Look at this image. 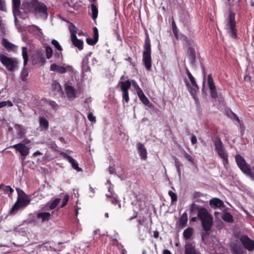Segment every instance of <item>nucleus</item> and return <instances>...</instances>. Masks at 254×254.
Listing matches in <instances>:
<instances>
[{"label": "nucleus", "instance_id": "obj_1", "mask_svg": "<svg viewBox=\"0 0 254 254\" xmlns=\"http://www.w3.org/2000/svg\"><path fill=\"white\" fill-rule=\"evenodd\" d=\"M21 8L26 13H32L35 16L47 18L48 15L47 6L38 0H26L22 2Z\"/></svg>", "mask_w": 254, "mask_h": 254}, {"label": "nucleus", "instance_id": "obj_2", "mask_svg": "<svg viewBox=\"0 0 254 254\" xmlns=\"http://www.w3.org/2000/svg\"><path fill=\"white\" fill-rule=\"evenodd\" d=\"M197 215L198 218L201 221L203 230L206 232L209 231L213 222L212 215L204 207L199 208ZM207 235H208V233L203 234L202 235V239H203L204 236H207Z\"/></svg>", "mask_w": 254, "mask_h": 254}, {"label": "nucleus", "instance_id": "obj_3", "mask_svg": "<svg viewBox=\"0 0 254 254\" xmlns=\"http://www.w3.org/2000/svg\"><path fill=\"white\" fill-rule=\"evenodd\" d=\"M142 60L146 69L150 70L151 67V42L147 32H145V39L143 45Z\"/></svg>", "mask_w": 254, "mask_h": 254}, {"label": "nucleus", "instance_id": "obj_4", "mask_svg": "<svg viewBox=\"0 0 254 254\" xmlns=\"http://www.w3.org/2000/svg\"><path fill=\"white\" fill-rule=\"evenodd\" d=\"M30 201V198L28 195L17 197V200L9 210V213L10 214H16L19 209L25 207L29 204Z\"/></svg>", "mask_w": 254, "mask_h": 254}, {"label": "nucleus", "instance_id": "obj_5", "mask_svg": "<svg viewBox=\"0 0 254 254\" xmlns=\"http://www.w3.org/2000/svg\"><path fill=\"white\" fill-rule=\"evenodd\" d=\"M0 61L8 71H14L17 67L18 62L16 59L8 57L2 54H0Z\"/></svg>", "mask_w": 254, "mask_h": 254}, {"label": "nucleus", "instance_id": "obj_6", "mask_svg": "<svg viewBox=\"0 0 254 254\" xmlns=\"http://www.w3.org/2000/svg\"><path fill=\"white\" fill-rule=\"evenodd\" d=\"M46 62V58L42 50L35 51L32 56V63L33 65H43Z\"/></svg>", "mask_w": 254, "mask_h": 254}, {"label": "nucleus", "instance_id": "obj_7", "mask_svg": "<svg viewBox=\"0 0 254 254\" xmlns=\"http://www.w3.org/2000/svg\"><path fill=\"white\" fill-rule=\"evenodd\" d=\"M235 16V14L233 12H231L228 18L227 26V29L231 37L234 38H236L237 30L236 29Z\"/></svg>", "mask_w": 254, "mask_h": 254}, {"label": "nucleus", "instance_id": "obj_8", "mask_svg": "<svg viewBox=\"0 0 254 254\" xmlns=\"http://www.w3.org/2000/svg\"><path fill=\"white\" fill-rule=\"evenodd\" d=\"M72 70L71 66L67 65L63 66L58 65L55 64H51L50 65V70L57 72L61 74L64 73L67 71H71Z\"/></svg>", "mask_w": 254, "mask_h": 254}, {"label": "nucleus", "instance_id": "obj_9", "mask_svg": "<svg viewBox=\"0 0 254 254\" xmlns=\"http://www.w3.org/2000/svg\"><path fill=\"white\" fill-rule=\"evenodd\" d=\"M240 241L246 249L250 251L254 250V241L250 239L247 236H242Z\"/></svg>", "mask_w": 254, "mask_h": 254}, {"label": "nucleus", "instance_id": "obj_10", "mask_svg": "<svg viewBox=\"0 0 254 254\" xmlns=\"http://www.w3.org/2000/svg\"><path fill=\"white\" fill-rule=\"evenodd\" d=\"M11 148L15 149L22 156H26L29 153V149L24 144L19 143L10 146Z\"/></svg>", "mask_w": 254, "mask_h": 254}, {"label": "nucleus", "instance_id": "obj_11", "mask_svg": "<svg viewBox=\"0 0 254 254\" xmlns=\"http://www.w3.org/2000/svg\"><path fill=\"white\" fill-rule=\"evenodd\" d=\"M61 154L64 159H66L71 164L72 167L74 169L79 172L82 171V169L78 167L77 162L71 156L64 152H62Z\"/></svg>", "mask_w": 254, "mask_h": 254}, {"label": "nucleus", "instance_id": "obj_12", "mask_svg": "<svg viewBox=\"0 0 254 254\" xmlns=\"http://www.w3.org/2000/svg\"><path fill=\"white\" fill-rule=\"evenodd\" d=\"M207 81L209 88L210 91V95L212 98H216L217 97V93L215 85H214L212 76L211 74H209L207 77Z\"/></svg>", "mask_w": 254, "mask_h": 254}, {"label": "nucleus", "instance_id": "obj_13", "mask_svg": "<svg viewBox=\"0 0 254 254\" xmlns=\"http://www.w3.org/2000/svg\"><path fill=\"white\" fill-rule=\"evenodd\" d=\"M12 10L14 16V20L16 22L17 20L16 16H19L21 14L20 11V0H12Z\"/></svg>", "mask_w": 254, "mask_h": 254}, {"label": "nucleus", "instance_id": "obj_14", "mask_svg": "<svg viewBox=\"0 0 254 254\" xmlns=\"http://www.w3.org/2000/svg\"><path fill=\"white\" fill-rule=\"evenodd\" d=\"M64 89L66 96L68 98L75 99L76 97L77 91L73 87L66 83Z\"/></svg>", "mask_w": 254, "mask_h": 254}, {"label": "nucleus", "instance_id": "obj_15", "mask_svg": "<svg viewBox=\"0 0 254 254\" xmlns=\"http://www.w3.org/2000/svg\"><path fill=\"white\" fill-rule=\"evenodd\" d=\"M93 32L94 35L93 39L88 38L86 39V43L90 46L95 45L97 43L99 39L98 30L96 27H93Z\"/></svg>", "mask_w": 254, "mask_h": 254}, {"label": "nucleus", "instance_id": "obj_16", "mask_svg": "<svg viewBox=\"0 0 254 254\" xmlns=\"http://www.w3.org/2000/svg\"><path fill=\"white\" fill-rule=\"evenodd\" d=\"M136 147L140 158L144 160H146L147 153L144 145L140 142H138L136 145Z\"/></svg>", "mask_w": 254, "mask_h": 254}, {"label": "nucleus", "instance_id": "obj_17", "mask_svg": "<svg viewBox=\"0 0 254 254\" xmlns=\"http://www.w3.org/2000/svg\"><path fill=\"white\" fill-rule=\"evenodd\" d=\"M185 254H200V253L195 250L194 244L188 242L185 245Z\"/></svg>", "mask_w": 254, "mask_h": 254}, {"label": "nucleus", "instance_id": "obj_18", "mask_svg": "<svg viewBox=\"0 0 254 254\" xmlns=\"http://www.w3.org/2000/svg\"><path fill=\"white\" fill-rule=\"evenodd\" d=\"M241 170L246 175L250 177L253 180H254V175L252 172L251 167L247 163L240 167Z\"/></svg>", "mask_w": 254, "mask_h": 254}, {"label": "nucleus", "instance_id": "obj_19", "mask_svg": "<svg viewBox=\"0 0 254 254\" xmlns=\"http://www.w3.org/2000/svg\"><path fill=\"white\" fill-rule=\"evenodd\" d=\"M187 56L190 60L191 64H192V66H193L194 65L196 57L194 49L192 47H190L188 49Z\"/></svg>", "mask_w": 254, "mask_h": 254}, {"label": "nucleus", "instance_id": "obj_20", "mask_svg": "<svg viewBox=\"0 0 254 254\" xmlns=\"http://www.w3.org/2000/svg\"><path fill=\"white\" fill-rule=\"evenodd\" d=\"M73 45L77 47L79 50H82L83 48V42L82 40L77 39L76 36H73L71 38Z\"/></svg>", "mask_w": 254, "mask_h": 254}, {"label": "nucleus", "instance_id": "obj_21", "mask_svg": "<svg viewBox=\"0 0 254 254\" xmlns=\"http://www.w3.org/2000/svg\"><path fill=\"white\" fill-rule=\"evenodd\" d=\"M40 127L42 128L43 130H48L49 127V123L48 121L44 116H40L39 119Z\"/></svg>", "mask_w": 254, "mask_h": 254}, {"label": "nucleus", "instance_id": "obj_22", "mask_svg": "<svg viewBox=\"0 0 254 254\" xmlns=\"http://www.w3.org/2000/svg\"><path fill=\"white\" fill-rule=\"evenodd\" d=\"M230 250L233 254H243V251L240 246H238L235 243L231 244Z\"/></svg>", "mask_w": 254, "mask_h": 254}, {"label": "nucleus", "instance_id": "obj_23", "mask_svg": "<svg viewBox=\"0 0 254 254\" xmlns=\"http://www.w3.org/2000/svg\"><path fill=\"white\" fill-rule=\"evenodd\" d=\"M52 214L48 212H39L37 214V217L41 219L42 222L48 221L51 218Z\"/></svg>", "mask_w": 254, "mask_h": 254}, {"label": "nucleus", "instance_id": "obj_24", "mask_svg": "<svg viewBox=\"0 0 254 254\" xmlns=\"http://www.w3.org/2000/svg\"><path fill=\"white\" fill-rule=\"evenodd\" d=\"M122 91H128L131 87V82L129 80L125 81H120L119 82Z\"/></svg>", "mask_w": 254, "mask_h": 254}, {"label": "nucleus", "instance_id": "obj_25", "mask_svg": "<svg viewBox=\"0 0 254 254\" xmlns=\"http://www.w3.org/2000/svg\"><path fill=\"white\" fill-rule=\"evenodd\" d=\"M2 44L7 50L14 51L15 50L16 46L12 43H10L5 38L2 39Z\"/></svg>", "mask_w": 254, "mask_h": 254}, {"label": "nucleus", "instance_id": "obj_26", "mask_svg": "<svg viewBox=\"0 0 254 254\" xmlns=\"http://www.w3.org/2000/svg\"><path fill=\"white\" fill-rule=\"evenodd\" d=\"M137 95L140 99V100L146 106H150L151 104L150 103L149 100L144 95L143 91H139V93H138Z\"/></svg>", "mask_w": 254, "mask_h": 254}, {"label": "nucleus", "instance_id": "obj_27", "mask_svg": "<svg viewBox=\"0 0 254 254\" xmlns=\"http://www.w3.org/2000/svg\"><path fill=\"white\" fill-rule=\"evenodd\" d=\"M210 205L215 207H220L223 205V202L218 198H213L210 200Z\"/></svg>", "mask_w": 254, "mask_h": 254}, {"label": "nucleus", "instance_id": "obj_28", "mask_svg": "<svg viewBox=\"0 0 254 254\" xmlns=\"http://www.w3.org/2000/svg\"><path fill=\"white\" fill-rule=\"evenodd\" d=\"M0 189H2L5 193H7L9 197H11L14 190L9 186H4L3 184L0 185Z\"/></svg>", "mask_w": 254, "mask_h": 254}, {"label": "nucleus", "instance_id": "obj_29", "mask_svg": "<svg viewBox=\"0 0 254 254\" xmlns=\"http://www.w3.org/2000/svg\"><path fill=\"white\" fill-rule=\"evenodd\" d=\"M90 7L91 8V10L92 11L91 17H92V19L94 21H95L97 19V18L98 17V10L97 7L94 3H91L90 4Z\"/></svg>", "mask_w": 254, "mask_h": 254}, {"label": "nucleus", "instance_id": "obj_30", "mask_svg": "<svg viewBox=\"0 0 254 254\" xmlns=\"http://www.w3.org/2000/svg\"><path fill=\"white\" fill-rule=\"evenodd\" d=\"M214 144L217 152L224 149L222 142L219 138L215 139L214 140Z\"/></svg>", "mask_w": 254, "mask_h": 254}, {"label": "nucleus", "instance_id": "obj_31", "mask_svg": "<svg viewBox=\"0 0 254 254\" xmlns=\"http://www.w3.org/2000/svg\"><path fill=\"white\" fill-rule=\"evenodd\" d=\"M193 232V229L190 227H188L183 232V237L186 239H189L191 238Z\"/></svg>", "mask_w": 254, "mask_h": 254}, {"label": "nucleus", "instance_id": "obj_32", "mask_svg": "<svg viewBox=\"0 0 254 254\" xmlns=\"http://www.w3.org/2000/svg\"><path fill=\"white\" fill-rule=\"evenodd\" d=\"M22 55L24 60V66H25L28 61V55L27 53V49L26 47H23L22 48Z\"/></svg>", "mask_w": 254, "mask_h": 254}, {"label": "nucleus", "instance_id": "obj_33", "mask_svg": "<svg viewBox=\"0 0 254 254\" xmlns=\"http://www.w3.org/2000/svg\"><path fill=\"white\" fill-rule=\"evenodd\" d=\"M14 128L17 130V135L20 138H22L25 134V131L22 127V126L19 124H15L14 126Z\"/></svg>", "mask_w": 254, "mask_h": 254}, {"label": "nucleus", "instance_id": "obj_34", "mask_svg": "<svg viewBox=\"0 0 254 254\" xmlns=\"http://www.w3.org/2000/svg\"><path fill=\"white\" fill-rule=\"evenodd\" d=\"M236 161L239 167L240 168L241 166L245 165L246 162L245 159L240 155H236L235 156Z\"/></svg>", "mask_w": 254, "mask_h": 254}, {"label": "nucleus", "instance_id": "obj_35", "mask_svg": "<svg viewBox=\"0 0 254 254\" xmlns=\"http://www.w3.org/2000/svg\"><path fill=\"white\" fill-rule=\"evenodd\" d=\"M217 153L219 156L222 158L224 162H226V164H227L228 163V155L225 149L217 151Z\"/></svg>", "mask_w": 254, "mask_h": 254}, {"label": "nucleus", "instance_id": "obj_36", "mask_svg": "<svg viewBox=\"0 0 254 254\" xmlns=\"http://www.w3.org/2000/svg\"><path fill=\"white\" fill-rule=\"evenodd\" d=\"M222 218L226 222L232 223L233 222V217L232 215L228 212L225 213L222 216Z\"/></svg>", "mask_w": 254, "mask_h": 254}, {"label": "nucleus", "instance_id": "obj_37", "mask_svg": "<svg viewBox=\"0 0 254 254\" xmlns=\"http://www.w3.org/2000/svg\"><path fill=\"white\" fill-rule=\"evenodd\" d=\"M188 221V217L186 213H184L182 214L181 218H180L179 222L180 225L182 227H184Z\"/></svg>", "mask_w": 254, "mask_h": 254}, {"label": "nucleus", "instance_id": "obj_38", "mask_svg": "<svg viewBox=\"0 0 254 254\" xmlns=\"http://www.w3.org/2000/svg\"><path fill=\"white\" fill-rule=\"evenodd\" d=\"M28 75V71L26 67H23L21 72V78L23 81H26Z\"/></svg>", "mask_w": 254, "mask_h": 254}, {"label": "nucleus", "instance_id": "obj_39", "mask_svg": "<svg viewBox=\"0 0 254 254\" xmlns=\"http://www.w3.org/2000/svg\"><path fill=\"white\" fill-rule=\"evenodd\" d=\"M46 53L47 58L50 59L53 54V50L50 46H48L46 47Z\"/></svg>", "mask_w": 254, "mask_h": 254}, {"label": "nucleus", "instance_id": "obj_40", "mask_svg": "<svg viewBox=\"0 0 254 254\" xmlns=\"http://www.w3.org/2000/svg\"><path fill=\"white\" fill-rule=\"evenodd\" d=\"M61 201V199L57 198L55 199L50 204L49 206L50 209L55 208Z\"/></svg>", "mask_w": 254, "mask_h": 254}, {"label": "nucleus", "instance_id": "obj_41", "mask_svg": "<svg viewBox=\"0 0 254 254\" xmlns=\"http://www.w3.org/2000/svg\"><path fill=\"white\" fill-rule=\"evenodd\" d=\"M51 44L54 46L58 51L61 52L63 50L62 46L60 45L58 41L55 39H53L51 41Z\"/></svg>", "mask_w": 254, "mask_h": 254}, {"label": "nucleus", "instance_id": "obj_42", "mask_svg": "<svg viewBox=\"0 0 254 254\" xmlns=\"http://www.w3.org/2000/svg\"><path fill=\"white\" fill-rule=\"evenodd\" d=\"M131 82V85L132 84L133 87H134V89L136 90L137 94L138 93H139V91H142V89L140 88L137 82L134 80H132L130 81Z\"/></svg>", "mask_w": 254, "mask_h": 254}, {"label": "nucleus", "instance_id": "obj_43", "mask_svg": "<svg viewBox=\"0 0 254 254\" xmlns=\"http://www.w3.org/2000/svg\"><path fill=\"white\" fill-rule=\"evenodd\" d=\"M69 30L71 34V38H72L73 35L76 36V27L72 23L71 24V25L69 26Z\"/></svg>", "mask_w": 254, "mask_h": 254}, {"label": "nucleus", "instance_id": "obj_44", "mask_svg": "<svg viewBox=\"0 0 254 254\" xmlns=\"http://www.w3.org/2000/svg\"><path fill=\"white\" fill-rule=\"evenodd\" d=\"M169 195L171 198V202L173 204L174 202H176L177 200V196L175 193L172 191H169Z\"/></svg>", "mask_w": 254, "mask_h": 254}, {"label": "nucleus", "instance_id": "obj_45", "mask_svg": "<svg viewBox=\"0 0 254 254\" xmlns=\"http://www.w3.org/2000/svg\"><path fill=\"white\" fill-rule=\"evenodd\" d=\"M46 102L54 110H57L58 109V105L55 101L46 100Z\"/></svg>", "mask_w": 254, "mask_h": 254}, {"label": "nucleus", "instance_id": "obj_46", "mask_svg": "<svg viewBox=\"0 0 254 254\" xmlns=\"http://www.w3.org/2000/svg\"><path fill=\"white\" fill-rule=\"evenodd\" d=\"M123 92V100L125 101L126 103H128L129 100V97L128 91H122Z\"/></svg>", "mask_w": 254, "mask_h": 254}, {"label": "nucleus", "instance_id": "obj_47", "mask_svg": "<svg viewBox=\"0 0 254 254\" xmlns=\"http://www.w3.org/2000/svg\"><path fill=\"white\" fill-rule=\"evenodd\" d=\"M68 200H69V195L66 194L64 196V198L62 203L61 205V208L64 207L67 204Z\"/></svg>", "mask_w": 254, "mask_h": 254}, {"label": "nucleus", "instance_id": "obj_48", "mask_svg": "<svg viewBox=\"0 0 254 254\" xmlns=\"http://www.w3.org/2000/svg\"><path fill=\"white\" fill-rule=\"evenodd\" d=\"M189 78L191 82L192 85L194 87V88L195 89L198 90V86L196 84V82L195 81V78H194V77L193 76H191L190 77H189Z\"/></svg>", "mask_w": 254, "mask_h": 254}, {"label": "nucleus", "instance_id": "obj_49", "mask_svg": "<svg viewBox=\"0 0 254 254\" xmlns=\"http://www.w3.org/2000/svg\"><path fill=\"white\" fill-rule=\"evenodd\" d=\"M16 190L17 191V197H19V196H25V195H27L24 192V191L20 189V188H16Z\"/></svg>", "mask_w": 254, "mask_h": 254}, {"label": "nucleus", "instance_id": "obj_50", "mask_svg": "<svg viewBox=\"0 0 254 254\" xmlns=\"http://www.w3.org/2000/svg\"><path fill=\"white\" fill-rule=\"evenodd\" d=\"M184 156L188 161H189L192 164H194L193 159L192 158V157L185 151L184 152Z\"/></svg>", "mask_w": 254, "mask_h": 254}, {"label": "nucleus", "instance_id": "obj_51", "mask_svg": "<svg viewBox=\"0 0 254 254\" xmlns=\"http://www.w3.org/2000/svg\"><path fill=\"white\" fill-rule=\"evenodd\" d=\"M0 10L1 11H5V3L4 0H0Z\"/></svg>", "mask_w": 254, "mask_h": 254}, {"label": "nucleus", "instance_id": "obj_52", "mask_svg": "<svg viewBox=\"0 0 254 254\" xmlns=\"http://www.w3.org/2000/svg\"><path fill=\"white\" fill-rule=\"evenodd\" d=\"M92 54L91 52L89 53L88 54L86 55L85 58L83 59L82 62L83 65L85 64H87L88 62V57L91 56Z\"/></svg>", "mask_w": 254, "mask_h": 254}, {"label": "nucleus", "instance_id": "obj_53", "mask_svg": "<svg viewBox=\"0 0 254 254\" xmlns=\"http://www.w3.org/2000/svg\"><path fill=\"white\" fill-rule=\"evenodd\" d=\"M202 207H199V206H198L197 205H196L194 203H192L191 205V207H190V211L191 212H192L193 211H194L195 210H197V212H198V209L199 208H201Z\"/></svg>", "mask_w": 254, "mask_h": 254}, {"label": "nucleus", "instance_id": "obj_54", "mask_svg": "<svg viewBox=\"0 0 254 254\" xmlns=\"http://www.w3.org/2000/svg\"><path fill=\"white\" fill-rule=\"evenodd\" d=\"M88 119L92 122H95L96 119L95 117L93 116V114L92 113H90L88 115Z\"/></svg>", "mask_w": 254, "mask_h": 254}, {"label": "nucleus", "instance_id": "obj_55", "mask_svg": "<svg viewBox=\"0 0 254 254\" xmlns=\"http://www.w3.org/2000/svg\"><path fill=\"white\" fill-rule=\"evenodd\" d=\"M172 28H173V32H174L175 36L177 37V26H176L175 21L174 20L172 21Z\"/></svg>", "mask_w": 254, "mask_h": 254}, {"label": "nucleus", "instance_id": "obj_56", "mask_svg": "<svg viewBox=\"0 0 254 254\" xmlns=\"http://www.w3.org/2000/svg\"><path fill=\"white\" fill-rule=\"evenodd\" d=\"M47 242L44 243L45 245L43 247V251H51L52 250V247L51 246H48L47 244Z\"/></svg>", "mask_w": 254, "mask_h": 254}, {"label": "nucleus", "instance_id": "obj_57", "mask_svg": "<svg viewBox=\"0 0 254 254\" xmlns=\"http://www.w3.org/2000/svg\"><path fill=\"white\" fill-rule=\"evenodd\" d=\"M191 142L192 144H194L197 142V139L195 135H192L191 137Z\"/></svg>", "mask_w": 254, "mask_h": 254}, {"label": "nucleus", "instance_id": "obj_58", "mask_svg": "<svg viewBox=\"0 0 254 254\" xmlns=\"http://www.w3.org/2000/svg\"><path fill=\"white\" fill-rule=\"evenodd\" d=\"M232 115L233 118L234 119V120H235L238 123L240 122V119H239L238 116L235 114H234V113H232Z\"/></svg>", "mask_w": 254, "mask_h": 254}, {"label": "nucleus", "instance_id": "obj_59", "mask_svg": "<svg viewBox=\"0 0 254 254\" xmlns=\"http://www.w3.org/2000/svg\"><path fill=\"white\" fill-rule=\"evenodd\" d=\"M109 172L110 174H113L115 172V169L114 167L110 166L109 167Z\"/></svg>", "mask_w": 254, "mask_h": 254}, {"label": "nucleus", "instance_id": "obj_60", "mask_svg": "<svg viewBox=\"0 0 254 254\" xmlns=\"http://www.w3.org/2000/svg\"><path fill=\"white\" fill-rule=\"evenodd\" d=\"M61 56H62V53L61 52L60 53L56 52L54 55V56L56 58H60Z\"/></svg>", "mask_w": 254, "mask_h": 254}, {"label": "nucleus", "instance_id": "obj_61", "mask_svg": "<svg viewBox=\"0 0 254 254\" xmlns=\"http://www.w3.org/2000/svg\"><path fill=\"white\" fill-rule=\"evenodd\" d=\"M5 102L6 104V106L7 105L9 107H11L13 106V104L10 101L8 100V101H5Z\"/></svg>", "mask_w": 254, "mask_h": 254}, {"label": "nucleus", "instance_id": "obj_62", "mask_svg": "<svg viewBox=\"0 0 254 254\" xmlns=\"http://www.w3.org/2000/svg\"><path fill=\"white\" fill-rule=\"evenodd\" d=\"M41 154H42V153L40 151L38 150V151H36V152H35L33 153V155L34 156H37L38 155H41Z\"/></svg>", "mask_w": 254, "mask_h": 254}, {"label": "nucleus", "instance_id": "obj_63", "mask_svg": "<svg viewBox=\"0 0 254 254\" xmlns=\"http://www.w3.org/2000/svg\"><path fill=\"white\" fill-rule=\"evenodd\" d=\"M125 60L128 61L130 64L133 65V64L132 63V60L131 58L128 57L127 58H126Z\"/></svg>", "mask_w": 254, "mask_h": 254}, {"label": "nucleus", "instance_id": "obj_64", "mask_svg": "<svg viewBox=\"0 0 254 254\" xmlns=\"http://www.w3.org/2000/svg\"><path fill=\"white\" fill-rule=\"evenodd\" d=\"M163 254H172V253L168 250H164L163 252Z\"/></svg>", "mask_w": 254, "mask_h": 254}]
</instances>
